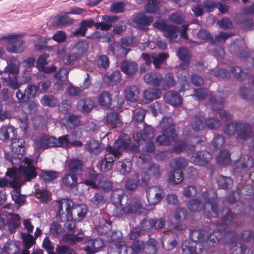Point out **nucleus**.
<instances>
[{"mask_svg":"<svg viewBox=\"0 0 254 254\" xmlns=\"http://www.w3.org/2000/svg\"><path fill=\"white\" fill-rule=\"evenodd\" d=\"M164 196L163 189L160 186H154L147 188L146 190V197L149 205L152 207L148 209L143 208L140 198H132L127 202L126 205L122 208V214L137 213L146 215L148 210L153 209Z\"/></svg>","mask_w":254,"mask_h":254,"instance_id":"f257e3e1","label":"nucleus"},{"mask_svg":"<svg viewBox=\"0 0 254 254\" xmlns=\"http://www.w3.org/2000/svg\"><path fill=\"white\" fill-rule=\"evenodd\" d=\"M33 160L28 158H24L26 167L19 165L18 169L14 167L9 168L6 173V178L0 179V188L5 187L8 185L13 188L21 186L22 182L20 175H23L27 181L35 178L37 175L36 168L32 166Z\"/></svg>","mask_w":254,"mask_h":254,"instance_id":"f03ea898","label":"nucleus"},{"mask_svg":"<svg viewBox=\"0 0 254 254\" xmlns=\"http://www.w3.org/2000/svg\"><path fill=\"white\" fill-rule=\"evenodd\" d=\"M202 196L205 200V204L198 199H192L187 203L190 211H198L203 208V212L208 217H219L222 211L217 210L216 203L217 194L214 189H210L202 193Z\"/></svg>","mask_w":254,"mask_h":254,"instance_id":"7ed1b4c3","label":"nucleus"},{"mask_svg":"<svg viewBox=\"0 0 254 254\" xmlns=\"http://www.w3.org/2000/svg\"><path fill=\"white\" fill-rule=\"evenodd\" d=\"M59 211L57 214V219L62 220V217L65 213V216L68 218H72L73 216H77L81 220L84 218L87 213V207L84 204L73 205L72 200L67 199H62L58 201Z\"/></svg>","mask_w":254,"mask_h":254,"instance_id":"20e7f679","label":"nucleus"},{"mask_svg":"<svg viewBox=\"0 0 254 254\" xmlns=\"http://www.w3.org/2000/svg\"><path fill=\"white\" fill-rule=\"evenodd\" d=\"M159 126L161 128L162 134L157 136L156 143L158 145L168 146L178 138L175 126L172 119L164 117L160 122Z\"/></svg>","mask_w":254,"mask_h":254,"instance_id":"39448f33","label":"nucleus"},{"mask_svg":"<svg viewBox=\"0 0 254 254\" xmlns=\"http://www.w3.org/2000/svg\"><path fill=\"white\" fill-rule=\"evenodd\" d=\"M24 34H12L1 37L0 44L7 45L6 50L12 53H20L24 49L25 41L22 39Z\"/></svg>","mask_w":254,"mask_h":254,"instance_id":"423d86ee","label":"nucleus"},{"mask_svg":"<svg viewBox=\"0 0 254 254\" xmlns=\"http://www.w3.org/2000/svg\"><path fill=\"white\" fill-rule=\"evenodd\" d=\"M67 218L64 224L66 234L63 236V240L70 244H75L80 243L85 239V236L81 230H76L75 221L72 218Z\"/></svg>","mask_w":254,"mask_h":254,"instance_id":"0eeeda50","label":"nucleus"},{"mask_svg":"<svg viewBox=\"0 0 254 254\" xmlns=\"http://www.w3.org/2000/svg\"><path fill=\"white\" fill-rule=\"evenodd\" d=\"M84 183L93 188L101 189L106 191H109L112 189L111 181L105 180L102 175L97 174L93 170H89Z\"/></svg>","mask_w":254,"mask_h":254,"instance_id":"6e6552de","label":"nucleus"},{"mask_svg":"<svg viewBox=\"0 0 254 254\" xmlns=\"http://www.w3.org/2000/svg\"><path fill=\"white\" fill-rule=\"evenodd\" d=\"M234 217V215L232 211L228 210L226 215L222 219V222L217 225L216 227L218 231H214L207 238L206 243L209 247H214L218 244L219 240L221 238L220 231L225 230V225L227 224L228 221L229 223L233 222Z\"/></svg>","mask_w":254,"mask_h":254,"instance_id":"1a4fd4ad","label":"nucleus"},{"mask_svg":"<svg viewBox=\"0 0 254 254\" xmlns=\"http://www.w3.org/2000/svg\"><path fill=\"white\" fill-rule=\"evenodd\" d=\"M153 26L163 32V35L170 43L178 42L180 37H178L180 28L175 25H168L165 21H157L153 23Z\"/></svg>","mask_w":254,"mask_h":254,"instance_id":"9d476101","label":"nucleus"},{"mask_svg":"<svg viewBox=\"0 0 254 254\" xmlns=\"http://www.w3.org/2000/svg\"><path fill=\"white\" fill-rule=\"evenodd\" d=\"M130 145V139L128 135L122 134L115 142L113 146H108L106 150L115 157L119 158L122 151L129 148Z\"/></svg>","mask_w":254,"mask_h":254,"instance_id":"9b49d317","label":"nucleus"},{"mask_svg":"<svg viewBox=\"0 0 254 254\" xmlns=\"http://www.w3.org/2000/svg\"><path fill=\"white\" fill-rule=\"evenodd\" d=\"M129 250L130 254H139L143 251L146 254H156L157 251L156 242L154 239L149 240L145 244L142 241H134Z\"/></svg>","mask_w":254,"mask_h":254,"instance_id":"f8f14e48","label":"nucleus"},{"mask_svg":"<svg viewBox=\"0 0 254 254\" xmlns=\"http://www.w3.org/2000/svg\"><path fill=\"white\" fill-rule=\"evenodd\" d=\"M7 223L8 230L11 232H13L20 226V217L18 214L12 213H9L8 215L0 214V228Z\"/></svg>","mask_w":254,"mask_h":254,"instance_id":"ddd939ff","label":"nucleus"},{"mask_svg":"<svg viewBox=\"0 0 254 254\" xmlns=\"http://www.w3.org/2000/svg\"><path fill=\"white\" fill-rule=\"evenodd\" d=\"M212 157V155L209 152L201 150L193 153L190 161L195 165L204 166L210 162Z\"/></svg>","mask_w":254,"mask_h":254,"instance_id":"4468645a","label":"nucleus"},{"mask_svg":"<svg viewBox=\"0 0 254 254\" xmlns=\"http://www.w3.org/2000/svg\"><path fill=\"white\" fill-rule=\"evenodd\" d=\"M154 135V128L151 126L145 124L142 130L140 132L134 134L133 138L139 146L141 144L142 141L152 139Z\"/></svg>","mask_w":254,"mask_h":254,"instance_id":"2eb2a0df","label":"nucleus"},{"mask_svg":"<svg viewBox=\"0 0 254 254\" xmlns=\"http://www.w3.org/2000/svg\"><path fill=\"white\" fill-rule=\"evenodd\" d=\"M208 102L209 104H213V110L218 111L222 120L227 121L231 120V115L221 109L224 103V99H221L220 100L218 101L216 100L213 96L209 95Z\"/></svg>","mask_w":254,"mask_h":254,"instance_id":"dca6fc26","label":"nucleus"},{"mask_svg":"<svg viewBox=\"0 0 254 254\" xmlns=\"http://www.w3.org/2000/svg\"><path fill=\"white\" fill-rule=\"evenodd\" d=\"M143 78L147 84L154 87L160 86L163 79L161 74L156 71H151L146 73Z\"/></svg>","mask_w":254,"mask_h":254,"instance_id":"f3484780","label":"nucleus"},{"mask_svg":"<svg viewBox=\"0 0 254 254\" xmlns=\"http://www.w3.org/2000/svg\"><path fill=\"white\" fill-rule=\"evenodd\" d=\"M11 150L17 155V157L21 158L25 150V141L22 138H12L10 145Z\"/></svg>","mask_w":254,"mask_h":254,"instance_id":"a211bd4d","label":"nucleus"},{"mask_svg":"<svg viewBox=\"0 0 254 254\" xmlns=\"http://www.w3.org/2000/svg\"><path fill=\"white\" fill-rule=\"evenodd\" d=\"M86 246L85 251L87 254H94L98 252V249L104 246L103 241L99 238L90 239L86 242Z\"/></svg>","mask_w":254,"mask_h":254,"instance_id":"6ab92c4d","label":"nucleus"},{"mask_svg":"<svg viewBox=\"0 0 254 254\" xmlns=\"http://www.w3.org/2000/svg\"><path fill=\"white\" fill-rule=\"evenodd\" d=\"M166 103L173 106H178L182 103V99L181 96L176 92L169 91L164 96Z\"/></svg>","mask_w":254,"mask_h":254,"instance_id":"aec40b11","label":"nucleus"},{"mask_svg":"<svg viewBox=\"0 0 254 254\" xmlns=\"http://www.w3.org/2000/svg\"><path fill=\"white\" fill-rule=\"evenodd\" d=\"M115 158L114 156L113 157L105 155L104 158L100 159L98 161L97 167L102 172H106L111 170Z\"/></svg>","mask_w":254,"mask_h":254,"instance_id":"412c9836","label":"nucleus"},{"mask_svg":"<svg viewBox=\"0 0 254 254\" xmlns=\"http://www.w3.org/2000/svg\"><path fill=\"white\" fill-rule=\"evenodd\" d=\"M102 18L103 21L95 23V27L98 29L108 31L111 28L113 22L118 19V17L116 16L104 15Z\"/></svg>","mask_w":254,"mask_h":254,"instance_id":"4be33fe9","label":"nucleus"},{"mask_svg":"<svg viewBox=\"0 0 254 254\" xmlns=\"http://www.w3.org/2000/svg\"><path fill=\"white\" fill-rule=\"evenodd\" d=\"M196 244L194 242L190 240H185L182 244V250L184 254H199L201 250L199 248L197 250Z\"/></svg>","mask_w":254,"mask_h":254,"instance_id":"5701e85b","label":"nucleus"},{"mask_svg":"<svg viewBox=\"0 0 254 254\" xmlns=\"http://www.w3.org/2000/svg\"><path fill=\"white\" fill-rule=\"evenodd\" d=\"M177 56L180 60L183 61L180 65V68L187 69L190 65V59L191 57L190 53L186 48H181L178 50Z\"/></svg>","mask_w":254,"mask_h":254,"instance_id":"b1692460","label":"nucleus"},{"mask_svg":"<svg viewBox=\"0 0 254 254\" xmlns=\"http://www.w3.org/2000/svg\"><path fill=\"white\" fill-rule=\"evenodd\" d=\"M177 244V238L174 237L173 233L165 234L161 240L162 246L167 250L173 249Z\"/></svg>","mask_w":254,"mask_h":254,"instance_id":"393cba45","label":"nucleus"},{"mask_svg":"<svg viewBox=\"0 0 254 254\" xmlns=\"http://www.w3.org/2000/svg\"><path fill=\"white\" fill-rule=\"evenodd\" d=\"M85 149L91 154L98 155L103 150V148L101 144L96 140L91 139L87 141L84 145Z\"/></svg>","mask_w":254,"mask_h":254,"instance_id":"a878e982","label":"nucleus"},{"mask_svg":"<svg viewBox=\"0 0 254 254\" xmlns=\"http://www.w3.org/2000/svg\"><path fill=\"white\" fill-rule=\"evenodd\" d=\"M107 124L114 128L119 127L122 125V121L119 114L117 112H111L106 117Z\"/></svg>","mask_w":254,"mask_h":254,"instance_id":"bb28decb","label":"nucleus"},{"mask_svg":"<svg viewBox=\"0 0 254 254\" xmlns=\"http://www.w3.org/2000/svg\"><path fill=\"white\" fill-rule=\"evenodd\" d=\"M152 16H147L143 13L137 14L133 19V21L140 29H144L146 26L150 24L153 21Z\"/></svg>","mask_w":254,"mask_h":254,"instance_id":"cd10ccee","label":"nucleus"},{"mask_svg":"<svg viewBox=\"0 0 254 254\" xmlns=\"http://www.w3.org/2000/svg\"><path fill=\"white\" fill-rule=\"evenodd\" d=\"M0 134L2 139L7 141L10 139L14 138L17 135L16 129L12 126H3L0 131Z\"/></svg>","mask_w":254,"mask_h":254,"instance_id":"c85d7f7f","label":"nucleus"},{"mask_svg":"<svg viewBox=\"0 0 254 254\" xmlns=\"http://www.w3.org/2000/svg\"><path fill=\"white\" fill-rule=\"evenodd\" d=\"M35 143L36 146L40 149H47L49 147H53L51 136L48 137L45 134H42L38 136L35 140Z\"/></svg>","mask_w":254,"mask_h":254,"instance_id":"c756f323","label":"nucleus"},{"mask_svg":"<svg viewBox=\"0 0 254 254\" xmlns=\"http://www.w3.org/2000/svg\"><path fill=\"white\" fill-rule=\"evenodd\" d=\"M216 182L218 187L223 190L230 189L233 185V180L230 177L219 175L217 178Z\"/></svg>","mask_w":254,"mask_h":254,"instance_id":"7c9ffc66","label":"nucleus"},{"mask_svg":"<svg viewBox=\"0 0 254 254\" xmlns=\"http://www.w3.org/2000/svg\"><path fill=\"white\" fill-rule=\"evenodd\" d=\"M125 96L127 100L134 102L138 98L139 91L136 86L131 85L125 90Z\"/></svg>","mask_w":254,"mask_h":254,"instance_id":"2f4dec72","label":"nucleus"},{"mask_svg":"<svg viewBox=\"0 0 254 254\" xmlns=\"http://www.w3.org/2000/svg\"><path fill=\"white\" fill-rule=\"evenodd\" d=\"M132 163L129 159H125L119 161L116 164V169L120 174L126 175L130 172Z\"/></svg>","mask_w":254,"mask_h":254,"instance_id":"473e14b6","label":"nucleus"},{"mask_svg":"<svg viewBox=\"0 0 254 254\" xmlns=\"http://www.w3.org/2000/svg\"><path fill=\"white\" fill-rule=\"evenodd\" d=\"M2 84L4 86H8L13 90L18 89L21 86V83L18 81V76L11 77L8 75L7 77H1Z\"/></svg>","mask_w":254,"mask_h":254,"instance_id":"72a5a7b5","label":"nucleus"},{"mask_svg":"<svg viewBox=\"0 0 254 254\" xmlns=\"http://www.w3.org/2000/svg\"><path fill=\"white\" fill-rule=\"evenodd\" d=\"M121 69L125 73L131 75L137 71L138 66L135 62L125 61L121 64Z\"/></svg>","mask_w":254,"mask_h":254,"instance_id":"f704fd0d","label":"nucleus"},{"mask_svg":"<svg viewBox=\"0 0 254 254\" xmlns=\"http://www.w3.org/2000/svg\"><path fill=\"white\" fill-rule=\"evenodd\" d=\"M168 180L170 184L176 185L181 183L183 180L182 170L171 171L168 174Z\"/></svg>","mask_w":254,"mask_h":254,"instance_id":"c9c22d12","label":"nucleus"},{"mask_svg":"<svg viewBox=\"0 0 254 254\" xmlns=\"http://www.w3.org/2000/svg\"><path fill=\"white\" fill-rule=\"evenodd\" d=\"M68 13H64L57 15L53 20V23L55 26H63L72 23V20L67 16Z\"/></svg>","mask_w":254,"mask_h":254,"instance_id":"e433bc0d","label":"nucleus"},{"mask_svg":"<svg viewBox=\"0 0 254 254\" xmlns=\"http://www.w3.org/2000/svg\"><path fill=\"white\" fill-rule=\"evenodd\" d=\"M51 139L52 140V144L53 145V147H59L66 148L70 144L68 135L67 134L62 135L58 138L51 136Z\"/></svg>","mask_w":254,"mask_h":254,"instance_id":"4c0bfd02","label":"nucleus"},{"mask_svg":"<svg viewBox=\"0 0 254 254\" xmlns=\"http://www.w3.org/2000/svg\"><path fill=\"white\" fill-rule=\"evenodd\" d=\"M19 251V245L10 240L4 244L2 249V252L5 254H17Z\"/></svg>","mask_w":254,"mask_h":254,"instance_id":"58836bf2","label":"nucleus"},{"mask_svg":"<svg viewBox=\"0 0 254 254\" xmlns=\"http://www.w3.org/2000/svg\"><path fill=\"white\" fill-rule=\"evenodd\" d=\"M121 73L119 71H115L112 73H108L105 74L104 80L107 84L113 85L121 81Z\"/></svg>","mask_w":254,"mask_h":254,"instance_id":"ea45409f","label":"nucleus"},{"mask_svg":"<svg viewBox=\"0 0 254 254\" xmlns=\"http://www.w3.org/2000/svg\"><path fill=\"white\" fill-rule=\"evenodd\" d=\"M94 106V102L90 99H85L80 100L77 108L78 110L83 113L88 112Z\"/></svg>","mask_w":254,"mask_h":254,"instance_id":"a19ab883","label":"nucleus"},{"mask_svg":"<svg viewBox=\"0 0 254 254\" xmlns=\"http://www.w3.org/2000/svg\"><path fill=\"white\" fill-rule=\"evenodd\" d=\"M162 95V92L159 89L151 88L144 91V98L148 102L159 98Z\"/></svg>","mask_w":254,"mask_h":254,"instance_id":"79ce46f5","label":"nucleus"},{"mask_svg":"<svg viewBox=\"0 0 254 254\" xmlns=\"http://www.w3.org/2000/svg\"><path fill=\"white\" fill-rule=\"evenodd\" d=\"M188 163V160L184 157H178L172 159L169 164L170 167L173 169L182 170L186 167Z\"/></svg>","mask_w":254,"mask_h":254,"instance_id":"37998d69","label":"nucleus"},{"mask_svg":"<svg viewBox=\"0 0 254 254\" xmlns=\"http://www.w3.org/2000/svg\"><path fill=\"white\" fill-rule=\"evenodd\" d=\"M20 186L16 187L11 191V197L14 202L19 205H22L25 201L26 196L20 193Z\"/></svg>","mask_w":254,"mask_h":254,"instance_id":"c03bdc74","label":"nucleus"},{"mask_svg":"<svg viewBox=\"0 0 254 254\" xmlns=\"http://www.w3.org/2000/svg\"><path fill=\"white\" fill-rule=\"evenodd\" d=\"M19 65L18 61L12 58L10 59L9 63L4 68V71L11 74H17L19 72Z\"/></svg>","mask_w":254,"mask_h":254,"instance_id":"a18cd8bd","label":"nucleus"},{"mask_svg":"<svg viewBox=\"0 0 254 254\" xmlns=\"http://www.w3.org/2000/svg\"><path fill=\"white\" fill-rule=\"evenodd\" d=\"M124 195V191L122 188H118L113 190L111 194V200L116 207L121 205Z\"/></svg>","mask_w":254,"mask_h":254,"instance_id":"49530a36","label":"nucleus"},{"mask_svg":"<svg viewBox=\"0 0 254 254\" xmlns=\"http://www.w3.org/2000/svg\"><path fill=\"white\" fill-rule=\"evenodd\" d=\"M161 87L163 90H166L175 86L176 81L172 72L167 73L162 79Z\"/></svg>","mask_w":254,"mask_h":254,"instance_id":"de8ad7c7","label":"nucleus"},{"mask_svg":"<svg viewBox=\"0 0 254 254\" xmlns=\"http://www.w3.org/2000/svg\"><path fill=\"white\" fill-rule=\"evenodd\" d=\"M181 69L182 68H180ZM186 69H183V70H181V73L179 75V78L182 80L181 87L179 90L180 92H184L187 90L189 89L190 84L188 82V77L189 76V72L186 70Z\"/></svg>","mask_w":254,"mask_h":254,"instance_id":"09e8293b","label":"nucleus"},{"mask_svg":"<svg viewBox=\"0 0 254 254\" xmlns=\"http://www.w3.org/2000/svg\"><path fill=\"white\" fill-rule=\"evenodd\" d=\"M230 154L227 150L220 151L217 156V162L220 165L225 166L231 163Z\"/></svg>","mask_w":254,"mask_h":254,"instance_id":"8fccbe9b","label":"nucleus"},{"mask_svg":"<svg viewBox=\"0 0 254 254\" xmlns=\"http://www.w3.org/2000/svg\"><path fill=\"white\" fill-rule=\"evenodd\" d=\"M205 234L206 233L203 230H193L190 233V239L197 245L198 242H202L205 240Z\"/></svg>","mask_w":254,"mask_h":254,"instance_id":"3c124183","label":"nucleus"},{"mask_svg":"<svg viewBox=\"0 0 254 254\" xmlns=\"http://www.w3.org/2000/svg\"><path fill=\"white\" fill-rule=\"evenodd\" d=\"M21 237L22 240V244L24 248L29 249L35 244V239L33 235L29 233H22Z\"/></svg>","mask_w":254,"mask_h":254,"instance_id":"603ef678","label":"nucleus"},{"mask_svg":"<svg viewBox=\"0 0 254 254\" xmlns=\"http://www.w3.org/2000/svg\"><path fill=\"white\" fill-rule=\"evenodd\" d=\"M107 201V198L102 192H96L91 199V202L96 207H101L104 205Z\"/></svg>","mask_w":254,"mask_h":254,"instance_id":"864d4df0","label":"nucleus"},{"mask_svg":"<svg viewBox=\"0 0 254 254\" xmlns=\"http://www.w3.org/2000/svg\"><path fill=\"white\" fill-rule=\"evenodd\" d=\"M128 248L123 243L114 244V247L108 251V254H127Z\"/></svg>","mask_w":254,"mask_h":254,"instance_id":"5fc2aeb1","label":"nucleus"},{"mask_svg":"<svg viewBox=\"0 0 254 254\" xmlns=\"http://www.w3.org/2000/svg\"><path fill=\"white\" fill-rule=\"evenodd\" d=\"M110 50L117 57L126 56L129 52V50L119 44H115L114 46L111 47Z\"/></svg>","mask_w":254,"mask_h":254,"instance_id":"6e6d98bb","label":"nucleus"},{"mask_svg":"<svg viewBox=\"0 0 254 254\" xmlns=\"http://www.w3.org/2000/svg\"><path fill=\"white\" fill-rule=\"evenodd\" d=\"M112 97L110 94L103 92L98 97V103L102 107H109L111 104Z\"/></svg>","mask_w":254,"mask_h":254,"instance_id":"4d7b16f0","label":"nucleus"},{"mask_svg":"<svg viewBox=\"0 0 254 254\" xmlns=\"http://www.w3.org/2000/svg\"><path fill=\"white\" fill-rule=\"evenodd\" d=\"M111 222L106 219H102L100 224L97 227L98 232L101 235L108 234L111 231Z\"/></svg>","mask_w":254,"mask_h":254,"instance_id":"13d9d810","label":"nucleus"},{"mask_svg":"<svg viewBox=\"0 0 254 254\" xmlns=\"http://www.w3.org/2000/svg\"><path fill=\"white\" fill-rule=\"evenodd\" d=\"M168 57L169 55L165 53L152 55L153 64L156 68H159Z\"/></svg>","mask_w":254,"mask_h":254,"instance_id":"bf43d9fd","label":"nucleus"},{"mask_svg":"<svg viewBox=\"0 0 254 254\" xmlns=\"http://www.w3.org/2000/svg\"><path fill=\"white\" fill-rule=\"evenodd\" d=\"M252 133L251 128L249 125L244 124L239 125V139H247L248 137H251Z\"/></svg>","mask_w":254,"mask_h":254,"instance_id":"052dcab7","label":"nucleus"},{"mask_svg":"<svg viewBox=\"0 0 254 254\" xmlns=\"http://www.w3.org/2000/svg\"><path fill=\"white\" fill-rule=\"evenodd\" d=\"M68 167L72 174H77L81 170L82 164L79 160L73 159L69 161Z\"/></svg>","mask_w":254,"mask_h":254,"instance_id":"680f3d73","label":"nucleus"},{"mask_svg":"<svg viewBox=\"0 0 254 254\" xmlns=\"http://www.w3.org/2000/svg\"><path fill=\"white\" fill-rule=\"evenodd\" d=\"M88 47V44L86 41H82L74 45L73 50L77 55H79L80 57V56L87 52Z\"/></svg>","mask_w":254,"mask_h":254,"instance_id":"e2e57ef3","label":"nucleus"},{"mask_svg":"<svg viewBox=\"0 0 254 254\" xmlns=\"http://www.w3.org/2000/svg\"><path fill=\"white\" fill-rule=\"evenodd\" d=\"M227 237L230 238L228 242V245L231 247V254H238L236 251L237 249L238 236L237 233L227 234Z\"/></svg>","mask_w":254,"mask_h":254,"instance_id":"0e129e2a","label":"nucleus"},{"mask_svg":"<svg viewBox=\"0 0 254 254\" xmlns=\"http://www.w3.org/2000/svg\"><path fill=\"white\" fill-rule=\"evenodd\" d=\"M80 122L78 116L71 115L66 119L64 125L66 128H74L79 125Z\"/></svg>","mask_w":254,"mask_h":254,"instance_id":"69168bd1","label":"nucleus"},{"mask_svg":"<svg viewBox=\"0 0 254 254\" xmlns=\"http://www.w3.org/2000/svg\"><path fill=\"white\" fill-rule=\"evenodd\" d=\"M161 6L160 2L157 0H149L145 7L146 11L149 13H157Z\"/></svg>","mask_w":254,"mask_h":254,"instance_id":"338daca9","label":"nucleus"},{"mask_svg":"<svg viewBox=\"0 0 254 254\" xmlns=\"http://www.w3.org/2000/svg\"><path fill=\"white\" fill-rule=\"evenodd\" d=\"M136 181L139 186H146L149 183V175L146 172H141L136 175Z\"/></svg>","mask_w":254,"mask_h":254,"instance_id":"774afa93","label":"nucleus"}]
</instances>
